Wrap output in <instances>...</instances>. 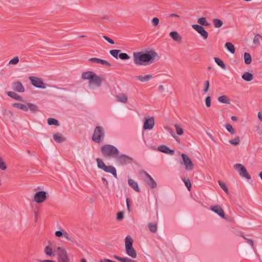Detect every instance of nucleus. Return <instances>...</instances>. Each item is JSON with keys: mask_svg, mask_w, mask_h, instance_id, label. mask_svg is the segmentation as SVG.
Masks as SVG:
<instances>
[{"mask_svg": "<svg viewBox=\"0 0 262 262\" xmlns=\"http://www.w3.org/2000/svg\"><path fill=\"white\" fill-rule=\"evenodd\" d=\"M158 54L154 50L133 53V60L137 66H146L152 63L155 58L158 57Z\"/></svg>", "mask_w": 262, "mask_h": 262, "instance_id": "obj_1", "label": "nucleus"}, {"mask_svg": "<svg viewBox=\"0 0 262 262\" xmlns=\"http://www.w3.org/2000/svg\"><path fill=\"white\" fill-rule=\"evenodd\" d=\"M100 151L102 156L107 159L116 158L118 156L119 151L115 146L111 144H105L102 146Z\"/></svg>", "mask_w": 262, "mask_h": 262, "instance_id": "obj_2", "label": "nucleus"}, {"mask_svg": "<svg viewBox=\"0 0 262 262\" xmlns=\"http://www.w3.org/2000/svg\"><path fill=\"white\" fill-rule=\"evenodd\" d=\"M133 239L130 235H127L125 238V248L126 253L133 258L137 257V253L133 246Z\"/></svg>", "mask_w": 262, "mask_h": 262, "instance_id": "obj_3", "label": "nucleus"}, {"mask_svg": "<svg viewBox=\"0 0 262 262\" xmlns=\"http://www.w3.org/2000/svg\"><path fill=\"white\" fill-rule=\"evenodd\" d=\"M104 137L105 130L104 128L101 126H96L92 137V140L97 143H100L103 141Z\"/></svg>", "mask_w": 262, "mask_h": 262, "instance_id": "obj_4", "label": "nucleus"}, {"mask_svg": "<svg viewBox=\"0 0 262 262\" xmlns=\"http://www.w3.org/2000/svg\"><path fill=\"white\" fill-rule=\"evenodd\" d=\"M58 262H70L67 252L63 247H59L56 249Z\"/></svg>", "mask_w": 262, "mask_h": 262, "instance_id": "obj_5", "label": "nucleus"}, {"mask_svg": "<svg viewBox=\"0 0 262 262\" xmlns=\"http://www.w3.org/2000/svg\"><path fill=\"white\" fill-rule=\"evenodd\" d=\"M234 168L237 170L239 174L248 180L251 179V176L248 172L246 167L241 164H236L234 165Z\"/></svg>", "mask_w": 262, "mask_h": 262, "instance_id": "obj_6", "label": "nucleus"}, {"mask_svg": "<svg viewBox=\"0 0 262 262\" xmlns=\"http://www.w3.org/2000/svg\"><path fill=\"white\" fill-rule=\"evenodd\" d=\"M55 235L57 237H63L73 244H77L75 238L70 236L69 234L63 229L56 231L55 233Z\"/></svg>", "mask_w": 262, "mask_h": 262, "instance_id": "obj_7", "label": "nucleus"}, {"mask_svg": "<svg viewBox=\"0 0 262 262\" xmlns=\"http://www.w3.org/2000/svg\"><path fill=\"white\" fill-rule=\"evenodd\" d=\"M117 161L121 165H127L131 164L133 161V159L125 155H120L117 156L116 158Z\"/></svg>", "mask_w": 262, "mask_h": 262, "instance_id": "obj_8", "label": "nucleus"}, {"mask_svg": "<svg viewBox=\"0 0 262 262\" xmlns=\"http://www.w3.org/2000/svg\"><path fill=\"white\" fill-rule=\"evenodd\" d=\"M29 78L34 86L39 89L46 88L45 83L40 78L34 76H30Z\"/></svg>", "mask_w": 262, "mask_h": 262, "instance_id": "obj_9", "label": "nucleus"}, {"mask_svg": "<svg viewBox=\"0 0 262 262\" xmlns=\"http://www.w3.org/2000/svg\"><path fill=\"white\" fill-rule=\"evenodd\" d=\"M181 157L183 163L184 164L185 169L187 170H192L194 168V165L191 159L185 154H182Z\"/></svg>", "mask_w": 262, "mask_h": 262, "instance_id": "obj_10", "label": "nucleus"}, {"mask_svg": "<svg viewBox=\"0 0 262 262\" xmlns=\"http://www.w3.org/2000/svg\"><path fill=\"white\" fill-rule=\"evenodd\" d=\"M47 199V193L45 191H37L34 195V201L37 203H41Z\"/></svg>", "mask_w": 262, "mask_h": 262, "instance_id": "obj_11", "label": "nucleus"}, {"mask_svg": "<svg viewBox=\"0 0 262 262\" xmlns=\"http://www.w3.org/2000/svg\"><path fill=\"white\" fill-rule=\"evenodd\" d=\"M192 28L197 31L204 39H206L208 38V33L207 31L205 30L204 28L199 25L194 24L192 26Z\"/></svg>", "mask_w": 262, "mask_h": 262, "instance_id": "obj_12", "label": "nucleus"}, {"mask_svg": "<svg viewBox=\"0 0 262 262\" xmlns=\"http://www.w3.org/2000/svg\"><path fill=\"white\" fill-rule=\"evenodd\" d=\"M146 177V179H145V183L151 188L154 189L157 187V183L154 180V179L145 171L142 172Z\"/></svg>", "mask_w": 262, "mask_h": 262, "instance_id": "obj_13", "label": "nucleus"}, {"mask_svg": "<svg viewBox=\"0 0 262 262\" xmlns=\"http://www.w3.org/2000/svg\"><path fill=\"white\" fill-rule=\"evenodd\" d=\"M155 125V119L154 117L149 118H145V121L143 124V129L144 130L151 129Z\"/></svg>", "mask_w": 262, "mask_h": 262, "instance_id": "obj_14", "label": "nucleus"}, {"mask_svg": "<svg viewBox=\"0 0 262 262\" xmlns=\"http://www.w3.org/2000/svg\"><path fill=\"white\" fill-rule=\"evenodd\" d=\"M210 209L219 215L220 217L223 219L225 218V214L224 211L222 208L219 205H215L214 206H211L210 207Z\"/></svg>", "mask_w": 262, "mask_h": 262, "instance_id": "obj_15", "label": "nucleus"}, {"mask_svg": "<svg viewBox=\"0 0 262 262\" xmlns=\"http://www.w3.org/2000/svg\"><path fill=\"white\" fill-rule=\"evenodd\" d=\"M104 80V78L101 76H98L95 73L93 75L90 83H93L96 86L99 87L101 85L102 82Z\"/></svg>", "mask_w": 262, "mask_h": 262, "instance_id": "obj_16", "label": "nucleus"}, {"mask_svg": "<svg viewBox=\"0 0 262 262\" xmlns=\"http://www.w3.org/2000/svg\"><path fill=\"white\" fill-rule=\"evenodd\" d=\"M12 89L14 91L19 93H23L25 91L24 86L19 81L14 82L12 83Z\"/></svg>", "mask_w": 262, "mask_h": 262, "instance_id": "obj_17", "label": "nucleus"}, {"mask_svg": "<svg viewBox=\"0 0 262 262\" xmlns=\"http://www.w3.org/2000/svg\"><path fill=\"white\" fill-rule=\"evenodd\" d=\"M158 149L162 152L169 154L170 155H173L174 154V150L170 149L169 147L164 145L159 146Z\"/></svg>", "mask_w": 262, "mask_h": 262, "instance_id": "obj_18", "label": "nucleus"}, {"mask_svg": "<svg viewBox=\"0 0 262 262\" xmlns=\"http://www.w3.org/2000/svg\"><path fill=\"white\" fill-rule=\"evenodd\" d=\"M89 61L92 62H95V63H100V64H101L103 65H105L107 67L111 66V63H109L108 62H107L106 60L99 59L98 58H95V57L91 58L89 59Z\"/></svg>", "mask_w": 262, "mask_h": 262, "instance_id": "obj_19", "label": "nucleus"}, {"mask_svg": "<svg viewBox=\"0 0 262 262\" xmlns=\"http://www.w3.org/2000/svg\"><path fill=\"white\" fill-rule=\"evenodd\" d=\"M169 36L176 41L178 43L182 41V37L180 35L177 31H172L170 32Z\"/></svg>", "mask_w": 262, "mask_h": 262, "instance_id": "obj_20", "label": "nucleus"}, {"mask_svg": "<svg viewBox=\"0 0 262 262\" xmlns=\"http://www.w3.org/2000/svg\"><path fill=\"white\" fill-rule=\"evenodd\" d=\"M95 73H94L92 71H88L85 72H83L82 74L81 78L85 80H89V82L91 81L93 75H94Z\"/></svg>", "mask_w": 262, "mask_h": 262, "instance_id": "obj_21", "label": "nucleus"}, {"mask_svg": "<svg viewBox=\"0 0 262 262\" xmlns=\"http://www.w3.org/2000/svg\"><path fill=\"white\" fill-rule=\"evenodd\" d=\"M242 78L246 81L249 82L253 79L254 76L252 73L246 72L242 75Z\"/></svg>", "mask_w": 262, "mask_h": 262, "instance_id": "obj_22", "label": "nucleus"}, {"mask_svg": "<svg viewBox=\"0 0 262 262\" xmlns=\"http://www.w3.org/2000/svg\"><path fill=\"white\" fill-rule=\"evenodd\" d=\"M137 79L140 80L141 82H145L148 81L150 79L152 78V75L151 74H147L144 76H138L136 77Z\"/></svg>", "mask_w": 262, "mask_h": 262, "instance_id": "obj_23", "label": "nucleus"}, {"mask_svg": "<svg viewBox=\"0 0 262 262\" xmlns=\"http://www.w3.org/2000/svg\"><path fill=\"white\" fill-rule=\"evenodd\" d=\"M103 170L107 172L112 173L115 178H117V172L115 168L113 166H106Z\"/></svg>", "mask_w": 262, "mask_h": 262, "instance_id": "obj_24", "label": "nucleus"}, {"mask_svg": "<svg viewBox=\"0 0 262 262\" xmlns=\"http://www.w3.org/2000/svg\"><path fill=\"white\" fill-rule=\"evenodd\" d=\"M13 107L15 108H17L18 109L21 110L25 112H27L29 110V108L25 104L20 103H13L12 104Z\"/></svg>", "mask_w": 262, "mask_h": 262, "instance_id": "obj_25", "label": "nucleus"}, {"mask_svg": "<svg viewBox=\"0 0 262 262\" xmlns=\"http://www.w3.org/2000/svg\"><path fill=\"white\" fill-rule=\"evenodd\" d=\"M128 185L133 188L135 191L139 192L140 191L137 182L134 181L133 179H129L128 180Z\"/></svg>", "mask_w": 262, "mask_h": 262, "instance_id": "obj_26", "label": "nucleus"}, {"mask_svg": "<svg viewBox=\"0 0 262 262\" xmlns=\"http://www.w3.org/2000/svg\"><path fill=\"white\" fill-rule=\"evenodd\" d=\"M53 139L57 143H61L66 141V138L60 133L54 134Z\"/></svg>", "mask_w": 262, "mask_h": 262, "instance_id": "obj_27", "label": "nucleus"}, {"mask_svg": "<svg viewBox=\"0 0 262 262\" xmlns=\"http://www.w3.org/2000/svg\"><path fill=\"white\" fill-rule=\"evenodd\" d=\"M117 100L118 101L122 102V103H126L127 101L128 97L125 94H120L116 96Z\"/></svg>", "mask_w": 262, "mask_h": 262, "instance_id": "obj_28", "label": "nucleus"}, {"mask_svg": "<svg viewBox=\"0 0 262 262\" xmlns=\"http://www.w3.org/2000/svg\"><path fill=\"white\" fill-rule=\"evenodd\" d=\"M7 95L11 98L18 101H23L22 97L14 92H8Z\"/></svg>", "mask_w": 262, "mask_h": 262, "instance_id": "obj_29", "label": "nucleus"}, {"mask_svg": "<svg viewBox=\"0 0 262 262\" xmlns=\"http://www.w3.org/2000/svg\"><path fill=\"white\" fill-rule=\"evenodd\" d=\"M44 252L48 256L52 257L55 255V251H53L52 248L50 246L45 247Z\"/></svg>", "mask_w": 262, "mask_h": 262, "instance_id": "obj_30", "label": "nucleus"}, {"mask_svg": "<svg viewBox=\"0 0 262 262\" xmlns=\"http://www.w3.org/2000/svg\"><path fill=\"white\" fill-rule=\"evenodd\" d=\"M225 47L231 53L234 54L235 50L234 45L230 42H227L225 45Z\"/></svg>", "mask_w": 262, "mask_h": 262, "instance_id": "obj_31", "label": "nucleus"}, {"mask_svg": "<svg viewBox=\"0 0 262 262\" xmlns=\"http://www.w3.org/2000/svg\"><path fill=\"white\" fill-rule=\"evenodd\" d=\"M218 101L223 103H226V104H229L230 103V99L228 98L227 96L225 95H223L221 96H220L218 98Z\"/></svg>", "mask_w": 262, "mask_h": 262, "instance_id": "obj_32", "label": "nucleus"}, {"mask_svg": "<svg viewBox=\"0 0 262 262\" xmlns=\"http://www.w3.org/2000/svg\"><path fill=\"white\" fill-rule=\"evenodd\" d=\"M244 62L246 64H249L252 62V58L250 53L245 52L244 53Z\"/></svg>", "mask_w": 262, "mask_h": 262, "instance_id": "obj_33", "label": "nucleus"}, {"mask_svg": "<svg viewBox=\"0 0 262 262\" xmlns=\"http://www.w3.org/2000/svg\"><path fill=\"white\" fill-rule=\"evenodd\" d=\"M198 23L202 26H209L210 24L206 21L205 17H201L198 19Z\"/></svg>", "mask_w": 262, "mask_h": 262, "instance_id": "obj_34", "label": "nucleus"}, {"mask_svg": "<svg viewBox=\"0 0 262 262\" xmlns=\"http://www.w3.org/2000/svg\"><path fill=\"white\" fill-rule=\"evenodd\" d=\"M214 59L218 66L221 67L223 69H226V64L224 63V62L221 59H220L219 58H217V57H214Z\"/></svg>", "mask_w": 262, "mask_h": 262, "instance_id": "obj_35", "label": "nucleus"}, {"mask_svg": "<svg viewBox=\"0 0 262 262\" xmlns=\"http://www.w3.org/2000/svg\"><path fill=\"white\" fill-rule=\"evenodd\" d=\"M212 21L214 27L217 28H220L223 24L222 20L217 18L213 19Z\"/></svg>", "mask_w": 262, "mask_h": 262, "instance_id": "obj_36", "label": "nucleus"}, {"mask_svg": "<svg viewBox=\"0 0 262 262\" xmlns=\"http://www.w3.org/2000/svg\"><path fill=\"white\" fill-rule=\"evenodd\" d=\"M148 227L149 230L152 233H156L157 231V225L156 224H153L152 223H149Z\"/></svg>", "mask_w": 262, "mask_h": 262, "instance_id": "obj_37", "label": "nucleus"}, {"mask_svg": "<svg viewBox=\"0 0 262 262\" xmlns=\"http://www.w3.org/2000/svg\"><path fill=\"white\" fill-rule=\"evenodd\" d=\"M48 123L50 125H56V126H59V124L56 119L52 118H49L48 119Z\"/></svg>", "mask_w": 262, "mask_h": 262, "instance_id": "obj_38", "label": "nucleus"}, {"mask_svg": "<svg viewBox=\"0 0 262 262\" xmlns=\"http://www.w3.org/2000/svg\"><path fill=\"white\" fill-rule=\"evenodd\" d=\"M96 161L97 162L98 167L100 169L103 170L106 166V165L104 164L103 161L101 159L99 158H97Z\"/></svg>", "mask_w": 262, "mask_h": 262, "instance_id": "obj_39", "label": "nucleus"}, {"mask_svg": "<svg viewBox=\"0 0 262 262\" xmlns=\"http://www.w3.org/2000/svg\"><path fill=\"white\" fill-rule=\"evenodd\" d=\"M28 107L33 113H36L38 111V107L35 104H32L31 103H28Z\"/></svg>", "mask_w": 262, "mask_h": 262, "instance_id": "obj_40", "label": "nucleus"}, {"mask_svg": "<svg viewBox=\"0 0 262 262\" xmlns=\"http://www.w3.org/2000/svg\"><path fill=\"white\" fill-rule=\"evenodd\" d=\"M259 38H262V36L260 34H256L253 39V43L256 46H259L260 45Z\"/></svg>", "mask_w": 262, "mask_h": 262, "instance_id": "obj_41", "label": "nucleus"}, {"mask_svg": "<svg viewBox=\"0 0 262 262\" xmlns=\"http://www.w3.org/2000/svg\"><path fill=\"white\" fill-rule=\"evenodd\" d=\"M229 142L232 145H235V146L237 145L239 143L240 138H239V136H237V137L234 138L233 139L230 140Z\"/></svg>", "mask_w": 262, "mask_h": 262, "instance_id": "obj_42", "label": "nucleus"}, {"mask_svg": "<svg viewBox=\"0 0 262 262\" xmlns=\"http://www.w3.org/2000/svg\"><path fill=\"white\" fill-rule=\"evenodd\" d=\"M120 50H111L110 51V53L115 58H118L119 57V53L120 52Z\"/></svg>", "mask_w": 262, "mask_h": 262, "instance_id": "obj_43", "label": "nucleus"}, {"mask_svg": "<svg viewBox=\"0 0 262 262\" xmlns=\"http://www.w3.org/2000/svg\"><path fill=\"white\" fill-rule=\"evenodd\" d=\"M226 129L232 135L235 134V130L230 124H226L225 125Z\"/></svg>", "mask_w": 262, "mask_h": 262, "instance_id": "obj_44", "label": "nucleus"}, {"mask_svg": "<svg viewBox=\"0 0 262 262\" xmlns=\"http://www.w3.org/2000/svg\"><path fill=\"white\" fill-rule=\"evenodd\" d=\"M218 183H219L220 186L222 188V189H223V190L227 194H228L229 193L228 189L227 186L226 185V184L224 182H222L221 181H219Z\"/></svg>", "mask_w": 262, "mask_h": 262, "instance_id": "obj_45", "label": "nucleus"}, {"mask_svg": "<svg viewBox=\"0 0 262 262\" xmlns=\"http://www.w3.org/2000/svg\"><path fill=\"white\" fill-rule=\"evenodd\" d=\"M119 58L122 60H126L129 59L130 57L126 53H121L119 54Z\"/></svg>", "mask_w": 262, "mask_h": 262, "instance_id": "obj_46", "label": "nucleus"}, {"mask_svg": "<svg viewBox=\"0 0 262 262\" xmlns=\"http://www.w3.org/2000/svg\"><path fill=\"white\" fill-rule=\"evenodd\" d=\"M183 181L184 182L185 186L188 189V190H190L191 188V184L189 179L183 178Z\"/></svg>", "mask_w": 262, "mask_h": 262, "instance_id": "obj_47", "label": "nucleus"}, {"mask_svg": "<svg viewBox=\"0 0 262 262\" xmlns=\"http://www.w3.org/2000/svg\"><path fill=\"white\" fill-rule=\"evenodd\" d=\"M18 62H19V58L18 56H15L9 61L8 64L9 65H16Z\"/></svg>", "mask_w": 262, "mask_h": 262, "instance_id": "obj_48", "label": "nucleus"}, {"mask_svg": "<svg viewBox=\"0 0 262 262\" xmlns=\"http://www.w3.org/2000/svg\"><path fill=\"white\" fill-rule=\"evenodd\" d=\"M174 127L176 128L177 133L178 135H182L183 134V129L180 127L178 124H174Z\"/></svg>", "mask_w": 262, "mask_h": 262, "instance_id": "obj_49", "label": "nucleus"}, {"mask_svg": "<svg viewBox=\"0 0 262 262\" xmlns=\"http://www.w3.org/2000/svg\"><path fill=\"white\" fill-rule=\"evenodd\" d=\"M0 169L2 170H5L7 169V165L5 162L3 160L0 156Z\"/></svg>", "mask_w": 262, "mask_h": 262, "instance_id": "obj_50", "label": "nucleus"}, {"mask_svg": "<svg viewBox=\"0 0 262 262\" xmlns=\"http://www.w3.org/2000/svg\"><path fill=\"white\" fill-rule=\"evenodd\" d=\"M153 26L156 27L159 25V19L158 17H154L151 20Z\"/></svg>", "mask_w": 262, "mask_h": 262, "instance_id": "obj_51", "label": "nucleus"}, {"mask_svg": "<svg viewBox=\"0 0 262 262\" xmlns=\"http://www.w3.org/2000/svg\"><path fill=\"white\" fill-rule=\"evenodd\" d=\"M124 217V213L123 211H120L117 213V220L118 221L122 220Z\"/></svg>", "mask_w": 262, "mask_h": 262, "instance_id": "obj_52", "label": "nucleus"}, {"mask_svg": "<svg viewBox=\"0 0 262 262\" xmlns=\"http://www.w3.org/2000/svg\"><path fill=\"white\" fill-rule=\"evenodd\" d=\"M205 104L207 107H209L211 106V98L210 96H207L205 98Z\"/></svg>", "mask_w": 262, "mask_h": 262, "instance_id": "obj_53", "label": "nucleus"}, {"mask_svg": "<svg viewBox=\"0 0 262 262\" xmlns=\"http://www.w3.org/2000/svg\"><path fill=\"white\" fill-rule=\"evenodd\" d=\"M243 237L244 238V239L246 241V242H247L248 243H249V244L251 245V247H252L253 249H254V242H253V241L252 239H251L247 238L245 237V236H243Z\"/></svg>", "mask_w": 262, "mask_h": 262, "instance_id": "obj_54", "label": "nucleus"}, {"mask_svg": "<svg viewBox=\"0 0 262 262\" xmlns=\"http://www.w3.org/2000/svg\"><path fill=\"white\" fill-rule=\"evenodd\" d=\"M209 80H206L205 82L204 88L203 90L204 93L207 92L209 90Z\"/></svg>", "mask_w": 262, "mask_h": 262, "instance_id": "obj_55", "label": "nucleus"}, {"mask_svg": "<svg viewBox=\"0 0 262 262\" xmlns=\"http://www.w3.org/2000/svg\"><path fill=\"white\" fill-rule=\"evenodd\" d=\"M103 38L111 44L113 45L115 43V42L113 39H112L111 38H109L108 37H107L106 36H105V35L103 36Z\"/></svg>", "mask_w": 262, "mask_h": 262, "instance_id": "obj_56", "label": "nucleus"}, {"mask_svg": "<svg viewBox=\"0 0 262 262\" xmlns=\"http://www.w3.org/2000/svg\"><path fill=\"white\" fill-rule=\"evenodd\" d=\"M166 129L169 132V133L171 135V136L173 138H176V136L175 135V134H174V132L173 131V130L170 127H166Z\"/></svg>", "mask_w": 262, "mask_h": 262, "instance_id": "obj_57", "label": "nucleus"}, {"mask_svg": "<svg viewBox=\"0 0 262 262\" xmlns=\"http://www.w3.org/2000/svg\"><path fill=\"white\" fill-rule=\"evenodd\" d=\"M126 206H127V210L129 212H130V201H129V200L128 198H126Z\"/></svg>", "mask_w": 262, "mask_h": 262, "instance_id": "obj_58", "label": "nucleus"}, {"mask_svg": "<svg viewBox=\"0 0 262 262\" xmlns=\"http://www.w3.org/2000/svg\"><path fill=\"white\" fill-rule=\"evenodd\" d=\"M36 262H56V261L53 260H50V259H45V260L37 259Z\"/></svg>", "mask_w": 262, "mask_h": 262, "instance_id": "obj_59", "label": "nucleus"}, {"mask_svg": "<svg viewBox=\"0 0 262 262\" xmlns=\"http://www.w3.org/2000/svg\"><path fill=\"white\" fill-rule=\"evenodd\" d=\"M177 17V18H180L181 16L177 14H175V13H171V14H170L168 16V17Z\"/></svg>", "mask_w": 262, "mask_h": 262, "instance_id": "obj_60", "label": "nucleus"}, {"mask_svg": "<svg viewBox=\"0 0 262 262\" xmlns=\"http://www.w3.org/2000/svg\"><path fill=\"white\" fill-rule=\"evenodd\" d=\"M258 118L260 120V121L262 122V113L261 112H258Z\"/></svg>", "mask_w": 262, "mask_h": 262, "instance_id": "obj_61", "label": "nucleus"}, {"mask_svg": "<svg viewBox=\"0 0 262 262\" xmlns=\"http://www.w3.org/2000/svg\"><path fill=\"white\" fill-rule=\"evenodd\" d=\"M207 135L209 137V138H210L212 141H213L214 142V138H213V136H212V135H211L210 133H207Z\"/></svg>", "mask_w": 262, "mask_h": 262, "instance_id": "obj_62", "label": "nucleus"}, {"mask_svg": "<svg viewBox=\"0 0 262 262\" xmlns=\"http://www.w3.org/2000/svg\"><path fill=\"white\" fill-rule=\"evenodd\" d=\"M231 120L233 121H237V118L236 116H232L231 118Z\"/></svg>", "mask_w": 262, "mask_h": 262, "instance_id": "obj_63", "label": "nucleus"}, {"mask_svg": "<svg viewBox=\"0 0 262 262\" xmlns=\"http://www.w3.org/2000/svg\"><path fill=\"white\" fill-rule=\"evenodd\" d=\"M158 88L160 91H163L164 90V86L162 85H159Z\"/></svg>", "mask_w": 262, "mask_h": 262, "instance_id": "obj_64", "label": "nucleus"}]
</instances>
